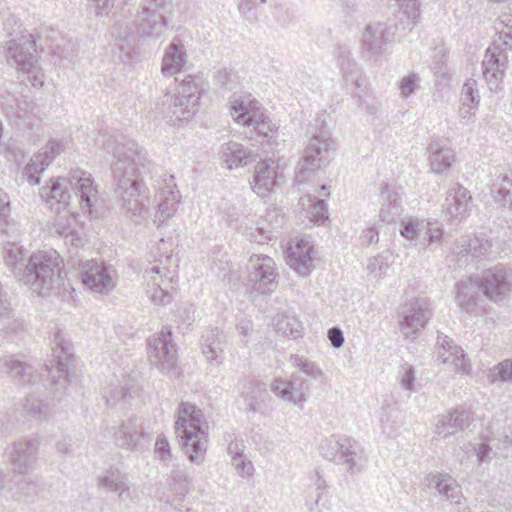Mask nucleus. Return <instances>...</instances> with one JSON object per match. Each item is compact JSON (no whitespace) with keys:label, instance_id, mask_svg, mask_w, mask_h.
I'll use <instances>...</instances> for the list:
<instances>
[{"label":"nucleus","instance_id":"nucleus-26","mask_svg":"<svg viewBox=\"0 0 512 512\" xmlns=\"http://www.w3.org/2000/svg\"><path fill=\"white\" fill-rule=\"evenodd\" d=\"M314 250L310 241L298 240L287 252V263L299 276L306 277L314 268Z\"/></svg>","mask_w":512,"mask_h":512},{"label":"nucleus","instance_id":"nucleus-37","mask_svg":"<svg viewBox=\"0 0 512 512\" xmlns=\"http://www.w3.org/2000/svg\"><path fill=\"white\" fill-rule=\"evenodd\" d=\"M226 345L225 334L218 329H213L204 337L202 352L208 361L220 364L224 360Z\"/></svg>","mask_w":512,"mask_h":512},{"label":"nucleus","instance_id":"nucleus-1","mask_svg":"<svg viewBox=\"0 0 512 512\" xmlns=\"http://www.w3.org/2000/svg\"><path fill=\"white\" fill-rule=\"evenodd\" d=\"M101 145L114 157L111 172L120 209L130 222L141 225L149 216L145 204L149 189L144 179L150 174L152 163L147 159L145 150L135 141L118 142L111 135L102 134Z\"/></svg>","mask_w":512,"mask_h":512},{"label":"nucleus","instance_id":"nucleus-51","mask_svg":"<svg viewBox=\"0 0 512 512\" xmlns=\"http://www.w3.org/2000/svg\"><path fill=\"white\" fill-rule=\"evenodd\" d=\"M170 485L178 493H184L188 491L189 488L191 487V478L184 469H181L179 466H176L171 471Z\"/></svg>","mask_w":512,"mask_h":512},{"label":"nucleus","instance_id":"nucleus-34","mask_svg":"<svg viewBox=\"0 0 512 512\" xmlns=\"http://www.w3.org/2000/svg\"><path fill=\"white\" fill-rule=\"evenodd\" d=\"M187 63V55L183 44L174 38L165 50L161 71L164 76H174L181 72Z\"/></svg>","mask_w":512,"mask_h":512},{"label":"nucleus","instance_id":"nucleus-46","mask_svg":"<svg viewBox=\"0 0 512 512\" xmlns=\"http://www.w3.org/2000/svg\"><path fill=\"white\" fill-rule=\"evenodd\" d=\"M456 287V301L460 308L466 312L474 311L477 306V303L471 285H469L468 283L461 282L458 283Z\"/></svg>","mask_w":512,"mask_h":512},{"label":"nucleus","instance_id":"nucleus-14","mask_svg":"<svg viewBox=\"0 0 512 512\" xmlns=\"http://www.w3.org/2000/svg\"><path fill=\"white\" fill-rule=\"evenodd\" d=\"M39 443L35 438H20L5 448L4 455L16 474L33 470L37 460Z\"/></svg>","mask_w":512,"mask_h":512},{"label":"nucleus","instance_id":"nucleus-30","mask_svg":"<svg viewBox=\"0 0 512 512\" xmlns=\"http://www.w3.org/2000/svg\"><path fill=\"white\" fill-rule=\"evenodd\" d=\"M426 485L430 489L437 491L438 495L450 501L459 504L462 498V489L457 481L447 473H431L426 477Z\"/></svg>","mask_w":512,"mask_h":512},{"label":"nucleus","instance_id":"nucleus-44","mask_svg":"<svg viewBox=\"0 0 512 512\" xmlns=\"http://www.w3.org/2000/svg\"><path fill=\"white\" fill-rule=\"evenodd\" d=\"M262 389L254 379H245L240 387L241 397L246 402V409L256 412L260 408V395Z\"/></svg>","mask_w":512,"mask_h":512},{"label":"nucleus","instance_id":"nucleus-17","mask_svg":"<svg viewBox=\"0 0 512 512\" xmlns=\"http://www.w3.org/2000/svg\"><path fill=\"white\" fill-rule=\"evenodd\" d=\"M108 432L117 447L130 452L140 450L148 442L143 424L136 418L116 423Z\"/></svg>","mask_w":512,"mask_h":512},{"label":"nucleus","instance_id":"nucleus-28","mask_svg":"<svg viewBox=\"0 0 512 512\" xmlns=\"http://www.w3.org/2000/svg\"><path fill=\"white\" fill-rule=\"evenodd\" d=\"M0 374L9 377L16 385L24 386L34 375V368L18 355H6L0 358Z\"/></svg>","mask_w":512,"mask_h":512},{"label":"nucleus","instance_id":"nucleus-48","mask_svg":"<svg viewBox=\"0 0 512 512\" xmlns=\"http://www.w3.org/2000/svg\"><path fill=\"white\" fill-rule=\"evenodd\" d=\"M488 379L491 383L499 381L512 384V359H506L491 368Z\"/></svg>","mask_w":512,"mask_h":512},{"label":"nucleus","instance_id":"nucleus-25","mask_svg":"<svg viewBox=\"0 0 512 512\" xmlns=\"http://www.w3.org/2000/svg\"><path fill=\"white\" fill-rule=\"evenodd\" d=\"M279 178V160L274 155L260 160L255 165L252 189L263 196L275 187Z\"/></svg>","mask_w":512,"mask_h":512},{"label":"nucleus","instance_id":"nucleus-40","mask_svg":"<svg viewBox=\"0 0 512 512\" xmlns=\"http://www.w3.org/2000/svg\"><path fill=\"white\" fill-rule=\"evenodd\" d=\"M398 10L394 15L403 30H412L420 16L419 0H396Z\"/></svg>","mask_w":512,"mask_h":512},{"label":"nucleus","instance_id":"nucleus-57","mask_svg":"<svg viewBox=\"0 0 512 512\" xmlns=\"http://www.w3.org/2000/svg\"><path fill=\"white\" fill-rule=\"evenodd\" d=\"M477 82L474 79H468L462 89V101L465 105L478 103L479 95L476 89Z\"/></svg>","mask_w":512,"mask_h":512},{"label":"nucleus","instance_id":"nucleus-38","mask_svg":"<svg viewBox=\"0 0 512 512\" xmlns=\"http://www.w3.org/2000/svg\"><path fill=\"white\" fill-rule=\"evenodd\" d=\"M431 169L436 174H442L452 167L455 155L452 150L443 148L438 141H431L427 147Z\"/></svg>","mask_w":512,"mask_h":512},{"label":"nucleus","instance_id":"nucleus-55","mask_svg":"<svg viewBox=\"0 0 512 512\" xmlns=\"http://www.w3.org/2000/svg\"><path fill=\"white\" fill-rule=\"evenodd\" d=\"M46 407L47 406L45 403H43L41 400L34 396L27 397L23 405V408L26 411V413L36 418H40L42 415L45 414Z\"/></svg>","mask_w":512,"mask_h":512},{"label":"nucleus","instance_id":"nucleus-31","mask_svg":"<svg viewBox=\"0 0 512 512\" xmlns=\"http://www.w3.org/2000/svg\"><path fill=\"white\" fill-rule=\"evenodd\" d=\"M221 164L229 170L247 165L255 160L252 152L244 147L243 144L235 141L223 143L218 152Z\"/></svg>","mask_w":512,"mask_h":512},{"label":"nucleus","instance_id":"nucleus-20","mask_svg":"<svg viewBox=\"0 0 512 512\" xmlns=\"http://www.w3.org/2000/svg\"><path fill=\"white\" fill-rule=\"evenodd\" d=\"M407 31L402 29L396 18L391 27H385L381 23L370 25L366 27L363 34V47L373 55H379L384 51V46L391 42L397 34L400 38L405 36Z\"/></svg>","mask_w":512,"mask_h":512},{"label":"nucleus","instance_id":"nucleus-4","mask_svg":"<svg viewBox=\"0 0 512 512\" xmlns=\"http://www.w3.org/2000/svg\"><path fill=\"white\" fill-rule=\"evenodd\" d=\"M61 264L62 259L54 250L33 253L20 281L43 297L61 294L65 290Z\"/></svg>","mask_w":512,"mask_h":512},{"label":"nucleus","instance_id":"nucleus-49","mask_svg":"<svg viewBox=\"0 0 512 512\" xmlns=\"http://www.w3.org/2000/svg\"><path fill=\"white\" fill-rule=\"evenodd\" d=\"M485 440L486 441L484 442L468 443L465 445V449L472 451V453L476 455L479 464L490 463L493 457L496 455V452L488 444L490 438L486 437Z\"/></svg>","mask_w":512,"mask_h":512},{"label":"nucleus","instance_id":"nucleus-23","mask_svg":"<svg viewBox=\"0 0 512 512\" xmlns=\"http://www.w3.org/2000/svg\"><path fill=\"white\" fill-rule=\"evenodd\" d=\"M169 274L170 271L159 264H153L145 270V279L153 285L149 291V297L156 305H165L172 301V294L170 293V289L173 288L172 277Z\"/></svg>","mask_w":512,"mask_h":512},{"label":"nucleus","instance_id":"nucleus-41","mask_svg":"<svg viewBox=\"0 0 512 512\" xmlns=\"http://www.w3.org/2000/svg\"><path fill=\"white\" fill-rule=\"evenodd\" d=\"M75 218L68 216H59L53 222V232L60 237H63L65 244H69L72 247H79L82 244L78 232L75 230Z\"/></svg>","mask_w":512,"mask_h":512},{"label":"nucleus","instance_id":"nucleus-18","mask_svg":"<svg viewBox=\"0 0 512 512\" xmlns=\"http://www.w3.org/2000/svg\"><path fill=\"white\" fill-rule=\"evenodd\" d=\"M270 389L283 401L292 403L299 408H303L309 394L308 383L297 373H293L289 379L282 377L273 379Z\"/></svg>","mask_w":512,"mask_h":512},{"label":"nucleus","instance_id":"nucleus-64","mask_svg":"<svg viewBox=\"0 0 512 512\" xmlns=\"http://www.w3.org/2000/svg\"><path fill=\"white\" fill-rule=\"evenodd\" d=\"M327 336H328L329 341L331 342V345L334 348L339 349L343 346L344 335L340 328H338V327L330 328L328 330Z\"/></svg>","mask_w":512,"mask_h":512},{"label":"nucleus","instance_id":"nucleus-42","mask_svg":"<svg viewBox=\"0 0 512 512\" xmlns=\"http://www.w3.org/2000/svg\"><path fill=\"white\" fill-rule=\"evenodd\" d=\"M301 215L310 222H323L327 219V206L324 200L307 195L300 200Z\"/></svg>","mask_w":512,"mask_h":512},{"label":"nucleus","instance_id":"nucleus-33","mask_svg":"<svg viewBox=\"0 0 512 512\" xmlns=\"http://www.w3.org/2000/svg\"><path fill=\"white\" fill-rule=\"evenodd\" d=\"M97 487L106 492L118 493L124 500L129 497V485L125 473L117 468H109L97 477Z\"/></svg>","mask_w":512,"mask_h":512},{"label":"nucleus","instance_id":"nucleus-9","mask_svg":"<svg viewBox=\"0 0 512 512\" xmlns=\"http://www.w3.org/2000/svg\"><path fill=\"white\" fill-rule=\"evenodd\" d=\"M247 280L253 292L268 295L278 286L275 261L267 255H252L247 264Z\"/></svg>","mask_w":512,"mask_h":512},{"label":"nucleus","instance_id":"nucleus-58","mask_svg":"<svg viewBox=\"0 0 512 512\" xmlns=\"http://www.w3.org/2000/svg\"><path fill=\"white\" fill-rule=\"evenodd\" d=\"M231 464L236 470V472L243 477L252 476L254 473L253 463L250 460H248L244 454L240 455L239 459L237 460L235 458H232Z\"/></svg>","mask_w":512,"mask_h":512},{"label":"nucleus","instance_id":"nucleus-13","mask_svg":"<svg viewBox=\"0 0 512 512\" xmlns=\"http://www.w3.org/2000/svg\"><path fill=\"white\" fill-rule=\"evenodd\" d=\"M151 361L165 374H170L177 367L178 354L172 341V332L163 328L154 334L148 342Z\"/></svg>","mask_w":512,"mask_h":512},{"label":"nucleus","instance_id":"nucleus-29","mask_svg":"<svg viewBox=\"0 0 512 512\" xmlns=\"http://www.w3.org/2000/svg\"><path fill=\"white\" fill-rule=\"evenodd\" d=\"M62 151V145L57 140H50L44 151L38 153L24 168V175L31 184H39V174L42 173L50 164L53 158Z\"/></svg>","mask_w":512,"mask_h":512},{"label":"nucleus","instance_id":"nucleus-3","mask_svg":"<svg viewBox=\"0 0 512 512\" xmlns=\"http://www.w3.org/2000/svg\"><path fill=\"white\" fill-rule=\"evenodd\" d=\"M171 5V0H143L141 11L139 12L140 21L137 26V35L126 25L118 23L115 27V40L118 48L130 54L137 47V36L142 39L159 40L163 37L168 27V21L164 16L167 8Z\"/></svg>","mask_w":512,"mask_h":512},{"label":"nucleus","instance_id":"nucleus-5","mask_svg":"<svg viewBox=\"0 0 512 512\" xmlns=\"http://www.w3.org/2000/svg\"><path fill=\"white\" fill-rule=\"evenodd\" d=\"M175 429L188 459L202 463L208 447V423L201 409L189 402H182Z\"/></svg>","mask_w":512,"mask_h":512},{"label":"nucleus","instance_id":"nucleus-39","mask_svg":"<svg viewBox=\"0 0 512 512\" xmlns=\"http://www.w3.org/2000/svg\"><path fill=\"white\" fill-rule=\"evenodd\" d=\"M28 258L26 249L14 242H7L4 247V262L19 280L26 270Z\"/></svg>","mask_w":512,"mask_h":512},{"label":"nucleus","instance_id":"nucleus-35","mask_svg":"<svg viewBox=\"0 0 512 512\" xmlns=\"http://www.w3.org/2000/svg\"><path fill=\"white\" fill-rule=\"evenodd\" d=\"M469 426V413L464 409H454L443 416L436 426L437 433L443 438L462 431Z\"/></svg>","mask_w":512,"mask_h":512},{"label":"nucleus","instance_id":"nucleus-8","mask_svg":"<svg viewBox=\"0 0 512 512\" xmlns=\"http://www.w3.org/2000/svg\"><path fill=\"white\" fill-rule=\"evenodd\" d=\"M320 454L331 461L346 465L347 472L354 474L364 465L362 448L354 439L346 436L326 438L319 446Z\"/></svg>","mask_w":512,"mask_h":512},{"label":"nucleus","instance_id":"nucleus-15","mask_svg":"<svg viewBox=\"0 0 512 512\" xmlns=\"http://www.w3.org/2000/svg\"><path fill=\"white\" fill-rule=\"evenodd\" d=\"M231 115L238 123L246 127H253L259 134L267 137L272 131V124L258 106V102L250 99H237L231 106Z\"/></svg>","mask_w":512,"mask_h":512},{"label":"nucleus","instance_id":"nucleus-53","mask_svg":"<svg viewBox=\"0 0 512 512\" xmlns=\"http://www.w3.org/2000/svg\"><path fill=\"white\" fill-rule=\"evenodd\" d=\"M389 265L388 256L381 254L369 259L367 270L371 276L379 280L385 275Z\"/></svg>","mask_w":512,"mask_h":512},{"label":"nucleus","instance_id":"nucleus-11","mask_svg":"<svg viewBox=\"0 0 512 512\" xmlns=\"http://www.w3.org/2000/svg\"><path fill=\"white\" fill-rule=\"evenodd\" d=\"M166 97L171 101L168 108V114L175 118L174 122L183 123L195 114L200 99V89L194 82L192 76H187L182 80L179 86L178 95L175 97Z\"/></svg>","mask_w":512,"mask_h":512},{"label":"nucleus","instance_id":"nucleus-27","mask_svg":"<svg viewBox=\"0 0 512 512\" xmlns=\"http://www.w3.org/2000/svg\"><path fill=\"white\" fill-rule=\"evenodd\" d=\"M336 57L345 83L352 85V93L359 96V91L366 88L367 82L357 64L350 59V50L344 45H338Z\"/></svg>","mask_w":512,"mask_h":512},{"label":"nucleus","instance_id":"nucleus-12","mask_svg":"<svg viewBox=\"0 0 512 512\" xmlns=\"http://www.w3.org/2000/svg\"><path fill=\"white\" fill-rule=\"evenodd\" d=\"M476 284L491 301H503L512 293V270L503 266L486 269L476 279Z\"/></svg>","mask_w":512,"mask_h":512},{"label":"nucleus","instance_id":"nucleus-10","mask_svg":"<svg viewBox=\"0 0 512 512\" xmlns=\"http://www.w3.org/2000/svg\"><path fill=\"white\" fill-rule=\"evenodd\" d=\"M399 315L402 334L406 338H415L432 316L430 301L427 297L409 299L402 306Z\"/></svg>","mask_w":512,"mask_h":512},{"label":"nucleus","instance_id":"nucleus-61","mask_svg":"<svg viewBox=\"0 0 512 512\" xmlns=\"http://www.w3.org/2000/svg\"><path fill=\"white\" fill-rule=\"evenodd\" d=\"M419 77L416 74H410L402 78L399 84V89L402 97H409L415 92L416 83Z\"/></svg>","mask_w":512,"mask_h":512},{"label":"nucleus","instance_id":"nucleus-19","mask_svg":"<svg viewBox=\"0 0 512 512\" xmlns=\"http://www.w3.org/2000/svg\"><path fill=\"white\" fill-rule=\"evenodd\" d=\"M36 45L32 36L13 39L7 46V60L19 70L30 74L37 65Z\"/></svg>","mask_w":512,"mask_h":512},{"label":"nucleus","instance_id":"nucleus-60","mask_svg":"<svg viewBox=\"0 0 512 512\" xmlns=\"http://www.w3.org/2000/svg\"><path fill=\"white\" fill-rule=\"evenodd\" d=\"M277 327L279 331H282L284 335L289 336L293 339H296L301 336V331L299 329V324L292 320L290 323L289 318L285 317L278 321Z\"/></svg>","mask_w":512,"mask_h":512},{"label":"nucleus","instance_id":"nucleus-56","mask_svg":"<svg viewBox=\"0 0 512 512\" xmlns=\"http://www.w3.org/2000/svg\"><path fill=\"white\" fill-rule=\"evenodd\" d=\"M114 5V0H89L88 10L96 17H103L109 14Z\"/></svg>","mask_w":512,"mask_h":512},{"label":"nucleus","instance_id":"nucleus-43","mask_svg":"<svg viewBox=\"0 0 512 512\" xmlns=\"http://www.w3.org/2000/svg\"><path fill=\"white\" fill-rule=\"evenodd\" d=\"M437 359L441 363L453 367L456 373H468L470 371V364L459 346L455 349L445 348V350L438 351Z\"/></svg>","mask_w":512,"mask_h":512},{"label":"nucleus","instance_id":"nucleus-22","mask_svg":"<svg viewBox=\"0 0 512 512\" xmlns=\"http://www.w3.org/2000/svg\"><path fill=\"white\" fill-rule=\"evenodd\" d=\"M472 196L470 191L460 184L451 187L443 204V215L448 221L464 220L471 212Z\"/></svg>","mask_w":512,"mask_h":512},{"label":"nucleus","instance_id":"nucleus-7","mask_svg":"<svg viewBox=\"0 0 512 512\" xmlns=\"http://www.w3.org/2000/svg\"><path fill=\"white\" fill-rule=\"evenodd\" d=\"M334 142L330 132L322 127L310 139L304 151L303 161L296 171V182L305 183L309 174L329 163L334 153Z\"/></svg>","mask_w":512,"mask_h":512},{"label":"nucleus","instance_id":"nucleus-50","mask_svg":"<svg viewBox=\"0 0 512 512\" xmlns=\"http://www.w3.org/2000/svg\"><path fill=\"white\" fill-rule=\"evenodd\" d=\"M416 370L410 363H404L400 366L397 379L401 387L410 395L414 391Z\"/></svg>","mask_w":512,"mask_h":512},{"label":"nucleus","instance_id":"nucleus-63","mask_svg":"<svg viewBox=\"0 0 512 512\" xmlns=\"http://www.w3.org/2000/svg\"><path fill=\"white\" fill-rule=\"evenodd\" d=\"M427 228L423 231L425 236L428 237L429 244L439 242L443 237L442 228L435 226V223L425 222Z\"/></svg>","mask_w":512,"mask_h":512},{"label":"nucleus","instance_id":"nucleus-47","mask_svg":"<svg viewBox=\"0 0 512 512\" xmlns=\"http://www.w3.org/2000/svg\"><path fill=\"white\" fill-rule=\"evenodd\" d=\"M399 195L397 192L388 193L385 203L383 204L379 217L382 222L391 223L395 217L399 215Z\"/></svg>","mask_w":512,"mask_h":512},{"label":"nucleus","instance_id":"nucleus-62","mask_svg":"<svg viewBox=\"0 0 512 512\" xmlns=\"http://www.w3.org/2000/svg\"><path fill=\"white\" fill-rule=\"evenodd\" d=\"M155 452L163 462L171 459L170 445L164 436H159L155 443Z\"/></svg>","mask_w":512,"mask_h":512},{"label":"nucleus","instance_id":"nucleus-21","mask_svg":"<svg viewBox=\"0 0 512 512\" xmlns=\"http://www.w3.org/2000/svg\"><path fill=\"white\" fill-rule=\"evenodd\" d=\"M452 253L457 256L460 265L468 262V257L475 259H488L494 257L491 241L479 234L471 238L461 237L452 248Z\"/></svg>","mask_w":512,"mask_h":512},{"label":"nucleus","instance_id":"nucleus-59","mask_svg":"<svg viewBox=\"0 0 512 512\" xmlns=\"http://www.w3.org/2000/svg\"><path fill=\"white\" fill-rule=\"evenodd\" d=\"M0 221L9 225L15 231L17 230V224L10 218V202L8 196L3 191H0Z\"/></svg>","mask_w":512,"mask_h":512},{"label":"nucleus","instance_id":"nucleus-52","mask_svg":"<svg viewBox=\"0 0 512 512\" xmlns=\"http://www.w3.org/2000/svg\"><path fill=\"white\" fill-rule=\"evenodd\" d=\"M427 228V224L424 221L417 219H408L401 223L400 234L408 239L414 240Z\"/></svg>","mask_w":512,"mask_h":512},{"label":"nucleus","instance_id":"nucleus-36","mask_svg":"<svg viewBox=\"0 0 512 512\" xmlns=\"http://www.w3.org/2000/svg\"><path fill=\"white\" fill-rule=\"evenodd\" d=\"M264 222L258 223L255 232L251 233V239L260 244H264L274 237L275 230L281 227L284 222V216L279 213L278 209L274 208L267 211Z\"/></svg>","mask_w":512,"mask_h":512},{"label":"nucleus","instance_id":"nucleus-32","mask_svg":"<svg viewBox=\"0 0 512 512\" xmlns=\"http://www.w3.org/2000/svg\"><path fill=\"white\" fill-rule=\"evenodd\" d=\"M54 342L56 343V347L53 349L54 359L51 361V368L47 367V369H56L59 375L57 378L55 375H51L52 382L58 383L61 378L70 381L68 370L73 358L72 344L62 339L60 335H55Z\"/></svg>","mask_w":512,"mask_h":512},{"label":"nucleus","instance_id":"nucleus-45","mask_svg":"<svg viewBox=\"0 0 512 512\" xmlns=\"http://www.w3.org/2000/svg\"><path fill=\"white\" fill-rule=\"evenodd\" d=\"M290 363L301 372L315 380H323L324 372L314 362L297 354L290 356Z\"/></svg>","mask_w":512,"mask_h":512},{"label":"nucleus","instance_id":"nucleus-24","mask_svg":"<svg viewBox=\"0 0 512 512\" xmlns=\"http://www.w3.org/2000/svg\"><path fill=\"white\" fill-rule=\"evenodd\" d=\"M163 182V186L160 187L158 192L159 203L154 219L157 226L162 225L175 215L181 199L180 192L172 175L165 178Z\"/></svg>","mask_w":512,"mask_h":512},{"label":"nucleus","instance_id":"nucleus-16","mask_svg":"<svg viewBox=\"0 0 512 512\" xmlns=\"http://www.w3.org/2000/svg\"><path fill=\"white\" fill-rule=\"evenodd\" d=\"M116 270L112 265L89 260L81 265L82 283L97 293H108L115 285Z\"/></svg>","mask_w":512,"mask_h":512},{"label":"nucleus","instance_id":"nucleus-2","mask_svg":"<svg viewBox=\"0 0 512 512\" xmlns=\"http://www.w3.org/2000/svg\"><path fill=\"white\" fill-rule=\"evenodd\" d=\"M70 187L79 198V206L83 214L91 219H97L102 214V199L97 184L89 172L81 169L72 170L67 178L57 177L40 188V196L51 205H57L59 213L71 200Z\"/></svg>","mask_w":512,"mask_h":512},{"label":"nucleus","instance_id":"nucleus-6","mask_svg":"<svg viewBox=\"0 0 512 512\" xmlns=\"http://www.w3.org/2000/svg\"><path fill=\"white\" fill-rule=\"evenodd\" d=\"M498 38L488 47L482 61V74L490 89L497 91L507 68V50L512 48V28L496 31Z\"/></svg>","mask_w":512,"mask_h":512},{"label":"nucleus","instance_id":"nucleus-54","mask_svg":"<svg viewBox=\"0 0 512 512\" xmlns=\"http://www.w3.org/2000/svg\"><path fill=\"white\" fill-rule=\"evenodd\" d=\"M495 199L501 202L503 206L508 205L509 208L512 209V171L510 175H506L502 178Z\"/></svg>","mask_w":512,"mask_h":512}]
</instances>
